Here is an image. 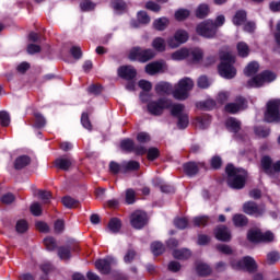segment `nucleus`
<instances>
[{"label":"nucleus","instance_id":"58","mask_svg":"<svg viewBox=\"0 0 280 280\" xmlns=\"http://www.w3.org/2000/svg\"><path fill=\"white\" fill-rule=\"evenodd\" d=\"M138 21L142 23V25H148V23H150V15L144 11H140L138 12Z\"/></svg>","mask_w":280,"mask_h":280},{"label":"nucleus","instance_id":"23","mask_svg":"<svg viewBox=\"0 0 280 280\" xmlns=\"http://www.w3.org/2000/svg\"><path fill=\"white\" fill-rule=\"evenodd\" d=\"M122 173L126 174L128 172H137L141 167V164L137 161H127L121 163Z\"/></svg>","mask_w":280,"mask_h":280},{"label":"nucleus","instance_id":"41","mask_svg":"<svg viewBox=\"0 0 280 280\" xmlns=\"http://www.w3.org/2000/svg\"><path fill=\"white\" fill-rule=\"evenodd\" d=\"M209 15V5L208 4H200L196 10V16L198 19H205V16Z\"/></svg>","mask_w":280,"mask_h":280},{"label":"nucleus","instance_id":"10","mask_svg":"<svg viewBox=\"0 0 280 280\" xmlns=\"http://www.w3.org/2000/svg\"><path fill=\"white\" fill-rule=\"evenodd\" d=\"M189 40V33L185 30H178L175 32L174 36L167 38V45L171 49H176L180 45H185Z\"/></svg>","mask_w":280,"mask_h":280},{"label":"nucleus","instance_id":"38","mask_svg":"<svg viewBox=\"0 0 280 280\" xmlns=\"http://www.w3.org/2000/svg\"><path fill=\"white\" fill-rule=\"evenodd\" d=\"M189 56H191L194 62H200L205 58V52L200 48H194L189 51Z\"/></svg>","mask_w":280,"mask_h":280},{"label":"nucleus","instance_id":"36","mask_svg":"<svg viewBox=\"0 0 280 280\" xmlns=\"http://www.w3.org/2000/svg\"><path fill=\"white\" fill-rule=\"evenodd\" d=\"M233 223L234 226H246L248 224V218L244 214H234Z\"/></svg>","mask_w":280,"mask_h":280},{"label":"nucleus","instance_id":"22","mask_svg":"<svg viewBox=\"0 0 280 280\" xmlns=\"http://www.w3.org/2000/svg\"><path fill=\"white\" fill-rule=\"evenodd\" d=\"M225 126L230 132H240V129L242 128V122L237 120L236 118H228L225 121Z\"/></svg>","mask_w":280,"mask_h":280},{"label":"nucleus","instance_id":"50","mask_svg":"<svg viewBox=\"0 0 280 280\" xmlns=\"http://www.w3.org/2000/svg\"><path fill=\"white\" fill-rule=\"evenodd\" d=\"M194 222V226H207L208 222H209V217H196L192 220Z\"/></svg>","mask_w":280,"mask_h":280},{"label":"nucleus","instance_id":"12","mask_svg":"<svg viewBox=\"0 0 280 280\" xmlns=\"http://www.w3.org/2000/svg\"><path fill=\"white\" fill-rule=\"evenodd\" d=\"M130 223L133 229L138 231L148 224V214L143 211H136L131 214Z\"/></svg>","mask_w":280,"mask_h":280},{"label":"nucleus","instance_id":"46","mask_svg":"<svg viewBox=\"0 0 280 280\" xmlns=\"http://www.w3.org/2000/svg\"><path fill=\"white\" fill-rule=\"evenodd\" d=\"M189 10L187 9H179L175 12L176 21H185V19H189Z\"/></svg>","mask_w":280,"mask_h":280},{"label":"nucleus","instance_id":"62","mask_svg":"<svg viewBox=\"0 0 280 280\" xmlns=\"http://www.w3.org/2000/svg\"><path fill=\"white\" fill-rule=\"evenodd\" d=\"M255 135H257V137H261L262 139H265V137H268L270 135V129H266L264 127H256Z\"/></svg>","mask_w":280,"mask_h":280},{"label":"nucleus","instance_id":"32","mask_svg":"<svg viewBox=\"0 0 280 280\" xmlns=\"http://www.w3.org/2000/svg\"><path fill=\"white\" fill-rule=\"evenodd\" d=\"M237 54L241 56V58H247V56L250 54V48L248 45L244 42H241L236 46Z\"/></svg>","mask_w":280,"mask_h":280},{"label":"nucleus","instance_id":"1","mask_svg":"<svg viewBox=\"0 0 280 280\" xmlns=\"http://www.w3.org/2000/svg\"><path fill=\"white\" fill-rule=\"evenodd\" d=\"M228 174V185L232 189H244L248 173L244 168L234 167L233 164H228L225 167Z\"/></svg>","mask_w":280,"mask_h":280},{"label":"nucleus","instance_id":"34","mask_svg":"<svg viewBox=\"0 0 280 280\" xmlns=\"http://www.w3.org/2000/svg\"><path fill=\"white\" fill-rule=\"evenodd\" d=\"M152 47L155 51H165V39L163 37H155L152 42Z\"/></svg>","mask_w":280,"mask_h":280},{"label":"nucleus","instance_id":"7","mask_svg":"<svg viewBox=\"0 0 280 280\" xmlns=\"http://www.w3.org/2000/svg\"><path fill=\"white\" fill-rule=\"evenodd\" d=\"M156 54L153 49H143L141 47H135L129 52V60H138L139 62H148L152 60Z\"/></svg>","mask_w":280,"mask_h":280},{"label":"nucleus","instance_id":"13","mask_svg":"<svg viewBox=\"0 0 280 280\" xmlns=\"http://www.w3.org/2000/svg\"><path fill=\"white\" fill-rule=\"evenodd\" d=\"M113 264H115V258L107 257L96 260L95 268L97 271L101 272V275H108V272H110V266H113Z\"/></svg>","mask_w":280,"mask_h":280},{"label":"nucleus","instance_id":"48","mask_svg":"<svg viewBox=\"0 0 280 280\" xmlns=\"http://www.w3.org/2000/svg\"><path fill=\"white\" fill-rule=\"evenodd\" d=\"M174 225L176 229H187V226H189V221L186 218H176L174 220Z\"/></svg>","mask_w":280,"mask_h":280},{"label":"nucleus","instance_id":"3","mask_svg":"<svg viewBox=\"0 0 280 280\" xmlns=\"http://www.w3.org/2000/svg\"><path fill=\"white\" fill-rule=\"evenodd\" d=\"M277 80V74L272 71L266 70L247 81V86L249 89H259L264 84H270Z\"/></svg>","mask_w":280,"mask_h":280},{"label":"nucleus","instance_id":"57","mask_svg":"<svg viewBox=\"0 0 280 280\" xmlns=\"http://www.w3.org/2000/svg\"><path fill=\"white\" fill-rule=\"evenodd\" d=\"M159 149L156 148H150L149 150H147V156L149 161H156V159H159Z\"/></svg>","mask_w":280,"mask_h":280},{"label":"nucleus","instance_id":"52","mask_svg":"<svg viewBox=\"0 0 280 280\" xmlns=\"http://www.w3.org/2000/svg\"><path fill=\"white\" fill-rule=\"evenodd\" d=\"M44 244L48 250H56L58 244L56 243V238L54 237H46L44 240Z\"/></svg>","mask_w":280,"mask_h":280},{"label":"nucleus","instance_id":"40","mask_svg":"<svg viewBox=\"0 0 280 280\" xmlns=\"http://www.w3.org/2000/svg\"><path fill=\"white\" fill-rule=\"evenodd\" d=\"M170 108L173 117H180V115H183V112L185 110V105L174 104V105H171Z\"/></svg>","mask_w":280,"mask_h":280},{"label":"nucleus","instance_id":"25","mask_svg":"<svg viewBox=\"0 0 280 280\" xmlns=\"http://www.w3.org/2000/svg\"><path fill=\"white\" fill-rule=\"evenodd\" d=\"M196 271L200 277H208L211 275V267L202 261L196 262Z\"/></svg>","mask_w":280,"mask_h":280},{"label":"nucleus","instance_id":"42","mask_svg":"<svg viewBox=\"0 0 280 280\" xmlns=\"http://www.w3.org/2000/svg\"><path fill=\"white\" fill-rule=\"evenodd\" d=\"M121 150H125V152H133L135 150V141L131 139H125L120 142Z\"/></svg>","mask_w":280,"mask_h":280},{"label":"nucleus","instance_id":"55","mask_svg":"<svg viewBox=\"0 0 280 280\" xmlns=\"http://www.w3.org/2000/svg\"><path fill=\"white\" fill-rule=\"evenodd\" d=\"M197 84L199 89H209V86H211V81H209V78L206 75H201L199 77Z\"/></svg>","mask_w":280,"mask_h":280},{"label":"nucleus","instance_id":"30","mask_svg":"<svg viewBox=\"0 0 280 280\" xmlns=\"http://www.w3.org/2000/svg\"><path fill=\"white\" fill-rule=\"evenodd\" d=\"M173 257L175 259H189V257H191V250L187 249V248H183V249H175L173 252Z\"/></svg>","mask_w":280,"mask_h":280},{"label":"nucleus","instance_id":"15","mask_svg":"<svg viewBox=\"0 0 280 280\" xmlns=\"http://www.w3.org/2000/svg\"><path fill=\"white\" fill-rule=\"evenodd\" d=\"M243 211L247 215L259 217L264 213V208L259 207L255 201H247L243 205Z\"/></svg>","mask_w":280,"mask_h":280},{"label":"nucleus","instance_id":"20","mask_svg":"<svg viewBox=\"0 0 280 280\" xmlns=\"http://www.w3.org/2000/svg\"><path fill=\"white\" fill-rule=\"evenodd\" d=\"M73 164V161L69 158H59L55 161V166L58 167V170H62L63 172L69 171V167Z\"/></svg>","mask_w":280,"mask_h":280},{"label":"nucleus","instance_id":"28","mask_svg":"<svg viewBox=\"0 0 280 280\" xmlns=\"http://www.w3.org/2000/svg\"><path fill=\"white\" fill-rule=\"evenodd\" d=\"M188 56H189V49L180 48V49L176 50L175 52H173L171 55V58H172V60L180 61V60H185V58H188Z\"/></svg>","mask_w":280,"mask_h":280},{"label":"nucleus","instance_id":"17","mask_svg":"<svg viewBox=\"0 0 280 280\" xmlns=\"http://www.w3.org/2000/svg\"><path fill=\"white\" fill-rule=\"evenodd\" d=\"M215 238L219 242H231V231L224 225H220L214 230Z\"/></svg>","mask_w":280,"mask_h":280},{"label":"nucleus","instance_id":"47","mask_svg":"<svg viewBox=\"0 0 280 280\" xmlns=\"http://www.w3.org/2000/svg\"><path fill=\"white\" fill-rule=\"evenodd\" d=\"M27 229H30V225L27 224V221L25 220H19L15 225V230L18 233H26Z\"/></svg>","mask_w":280,"mask_h":280},{"label":"nucleus","instance_id":"33","mask_svg":"<svg viewBox=\"0 0 280 280\" xmlns=\"http://www.w3.org/2000/svg\"><path fill=\"white\" fill-rule=\"evenodd\" d=\"M210 124H211L210 116H201L197 118L196 126L197 128H200V130H205L206 128H209Z\"/></svg>","mask_w":280,"mask_h":280},{"label":"nucleus","instance_id":"24","mask_svg":"<svg viewBox=\"0 0 280 280\" xmlns=\"http://www.w3.org/2000/svg\"><path fill=\"white\" fill-rule=\"evenodd\" d=\"M32 163V159L27 155H21L15 159L14 161V168L15 170H23L24 167H27Z\"/></svg>","mask_w":280,"mask_h":280},{"label":"nucleus","instance_id":"11","mask_svg":"<svg viewBox=\"0 0 280 280\" xmlns=\"http://www.w3.org/2000/svg\"><path fill=\"white\" fill-rule=\"evenodd\" d=\"M247 240L253 244H259V242H272L275 234L272 232L261 233L259 230H250L247 233Z\"/></svg>","mask_w":280,"mask_h":280},{"label":"nucleus","instance_id":"8","mask_svg":"<svg viewBox=\"0 0 280 280\" xmlns=\"http://www.w3.org/2000/svg\"><path fill=\"white\" fill-rule=\"evenodd\" d=\"M172 106V101L167 98H159L158 101H151L148 103V110L150 115H154L155 117H159L163 115V110L166 108H170Z\"/></svg>","mask_w":280,"mask_h":280},{"label":"nucleus","instance_id":"54","mask_svg":"<svg viewBox=\"0 0 280 280\" xmlns=\"http://www.w3.org/2000/svg\"><path fill=\"white\" fill-rule=\"evenodd\" d=\"M0 124L3 127L10 126V113L5 110L0 112Z\"/></svg>","mask_w":280,"mask_h":280},{"label":"nucleus","instance_id":"60","mask_svg":"<svg viewBox=\"0 0 280 280\" xmlns=\"http://www.w3.org/2000/svg\"><path fill=\"white\" fill-rule=\"evenodd\" d=\"M280 259V255L277 252H271L267 255V262L272 265V264H277V261H279Z\"/></svg>","mask_w":280,"mask_h":280},{"label":"nucleus","instance_id":"63","mask_svg":"<svg viewBox=\"0 0 280 280\" xmlns=\"http://www.w3.org/2000/svg\"><path fill=\"white\" fill-rule=\"evenodd\" d=\"M70 54L75 60H80V58H82V48H80V46H73L70 49Z\"/></svg>","mask_w":280,"mask_h":280},{"label":"nucleus","instance_id":"4","mask_svg":"<svg viewBox=\"0 0 280 280\" xmlns=\"http://www.w3.org/2000/svg\"><path fill=\"white\" fill-rule=\"evenodd\" d=\"M266 106L265 121L268 124H278V121H280V98L268 101Z\"/></svg>","mask_w":280,"mask_h":280},{"label":"nucleus","instance_id":"44","mask_svg":"<svg viewBox=\"0 0 280 280\" xmlns=\"http://www.w3.org/2000/svg\"><path fill=\"white\" fill-rule=\"evenodd\" d=\"M58 257L62 260L71 259V248L69 247H59Z\"/></svg>","mask_w":280,"mask_h":280},{"label":"nucleus","instance_id":"61","mask_svg":"<svg viewBox=\"0 0 280 280\" xmlns=\"http://www.w3.org/2000/svg\"><path fill=\"white\" fill-rule=\"evenodd\" d=\"M31 213H33L36 217L42 215V213H43V206H40V203H38V202H34L31 206Z\"/></svg>","mask_w":280,"mask_h":280},{"label":"nucleus","instance_id":"31","mask_svg":"<svg viewBox=\"0 0 280 280\" xmlns=\"http://www.w3.org/2000/svg\"><path fill=\"white\" fill-rule=\"evenodd\" d=\"M259 71V63L257 61H252L247 65V67L244 70L245 75L247 78H250V75H255Z\"/></svg>","mask_w":280,"mask_h":280},{"label":"nucleus","instance_id":"5","mask_svg":"<svg viewBox=\"0 0 280 280\" xmlns=\"http://www.w3.org/2000/svg\"><path fill=\"white\" fill-rule=\"evenodd\" d=\"M194 89V80L190 78H184L179 80L177 88L173 92L175 100H187L189 97V91Z\"/></svg>","mask_w":280,"mask_h":280},{"label":"nucleus","instance_id":"56","mask_svg":"<svg viewBox=\"0 0 280 280\" xmlns=\"http://www.w3.org/2000/svg\"><path fill=\"white\" fill-rule=\"evenodd\" d=\"M80 8H81L82 12H89L91 10H95V3H93L90 0H85L80 3Z\"/></svg>","mask_w":280,"mask_h":280},{"label":"nucleus","instance_id":"53","mask_svg":"<svg viewBox=\"0 0 280 280\" xmlns=\"http://www.w3.org/2000/svg\"><path fill=\"white\" fill-rule=\"evenodd\" d=\"M81 124L85 130H93V125H91V120L89 119V114L83 113L81 116Z\"/></svg>","mask_w":280,"mask_h":280},{"label":"nucleus","instance_id":"37","mask_svg":"<svg viewBox=\"0 0 280 280\" xmlns=\"http://www.w3.org/2000/svg\"><path fill=\"white\" fill-rule=\"evenodd\" d=\"M110 233H119L121 231V221L119 219H112L108 223Z\"/></svg>","mask_w":280,"mask_h":280},{"label":"nucleus","instance_id":"26","mask_svg":"<svg viewBox=\"0 0 280 280\" xmlns=\"http://www.w3.org/2000/svg\"><path fill=\"white\" fill-rule=\"evenodd\" d=\"M232 22H233V25H236V26L244 25V23H246V11L238 10L234 14Z\"/></svg>","mask_w":280,"mask_h":280},{"label":"nucleus","instance_id":"39","mask_svg":"<svg viewBox=\"0 0 280 280\" xmlns=\"http://www.w3.org/2000/svg\"><path fill=\"white\" fill-rule=\"evenodd\" d=\"M61 202L67 209H74V207H78L79 205V201L70 196L63 197Z\"/></svg>","mask_w":280,"mask_h":280},{"label":"nucleus","instance_id":"18","mask_svg":"<svg viewBox=\"0 0 280 280\" xmlns=\"http://www.w3.org/2000/svg\"><path fill=\"white\" fill-rule=\"evenodd\" d=\"M200 167H205V163L189 162V163L184 164V172H185V174H187V176H196V174H198V171L200 170Z\"/></svg>","mask_w":280,"mask_h":280},{"label":"nucleus","instance_id":"59","mask_svg":"<svg viewBox=\"0 0 280 280\" xmlns=\"http://www.w3.org/2000/svg\"><path fill=\"white\" fill-rule=\"evenodd\" d=\"M109 171L112 172V174H119L120 172H124V167H121V164L117 162H110Z\"/></svg>","mask_w":280,"mask_h":280},{"label":"nucleus","instance_id":"6","mask_svg":"<svg viewBox=\"0 0 280 280\" xmlns=\"http://www.w3.org/2000/svg\"><path fill=\"white\" fill-rule=\"evenodd\" d=\"M197 34L202 36L203 38H215V34H218V28L213 20H206L199 23L196 27Z\"/></svg>","mask_w":280,"mask_h":280},{"label":"nucleus","instance_id":"43","mask_svg":"<svg viewBox=\"0 0 280 280\" xmlns=\"http://www.w3.org/2000/svg\"><path fill=\"white\" fill-rule=\"evenodd\" d=\"M187 126H189V116L187 114L179 115L178 116L177 127L180 130H185V128H187Z\"/></svg>","mask_w":280,"mask_h":280},{"label":"nucleus","instance_id":"21","mask_svg":"<svg viewBox=\"0 0 280 280\" xmlns=\"http://www.w3.org/2000/svg\"><path fill=\"white\" fill-rule=\"evenodd\" d=\"M155 93L158 95H170L172 93V84L167 82H160L155 85Z\"/></svg>","mask_w":280,"mask_h":280},{"label":"nucleus","instance_id":"49","mask_svg":"<svg viewBox=\"0 0 280 280\" xmlns=\"http://www.w3.org/2000/svg\"><path fill=\"white\" fill-rule=\"evenodd\" d=\"M37 196L45 205L51 200V192L47 190H38Z\"/></svg>","mask_w":280,"mask_h":280},{"label":"nucleus","instance_id":"2","mask_svg":"<svg viewBox=\"0 0 280 280\" xmlns=\"http://www.w3.org/2000/svg\"><path fill=\"white\" fill-rule=\"evenodd\" d=\"M220 58L219 74L225 80H233L237 75V70L233 67L235 65V56L231 52H221Z\"/></svg>","mask_w":280,"mask_h":280},{"label":"nucleus","instance_id":"27","mask_svg":"<svg viewBox=\"0 0 280 280\" xmlns=\"http://www.w3.org/2000/svg\"><path fill=\"white\" fill-rule=\"evenodd\" d=\"M272 159L270 156L266 155L261 159V166L265 171V174H268V176H272Z\"/></svg>","mask_w":280,"mask_h":280},{"label":"nucleus","instance_id":"14","mask_svg":"<svg viewBox=\"0 0 280 280\" xmlns=\"http://www.w3.org/2000/svg\"><path fill=\"white\" fill-rule=\"evenodd\" d=\"M246 108V98L238 96L235 103H229L225 105V112L235 115V113H240V110H244Z\"/></svg>","mask_w":280,"mask_h":280},{"label":"nucleus","instance_id":"45","mask_svg":"<svg viewBox=\"0 0 280 280\" xmlns=\"http://www.w3.org/2000/svg\"><path fill=\"white\" fill-rule=\"evenodd\" d=\"M112 5L115 12H124L126 10L127 5L124 0H112Z\"/></svg>","mask_w":280,"mask_h":280},{"label":"nucleus","instance_id":"35","mask_svg":"<svg viewBox=\"0 0 280 280\" xmlns=\"http://www.w3.org/2000/svg\"><path fill=\"white\" fill-rule=\"evenodd\" d=\"M151 253L155 257H159V255H163V253H165V246H163L161 242H154L151 244Z\"/></svg>","mask_w":280,"mask_h":280},{"label":"nucleus","instance_id":"51","mask_svg":"<svg viewBox=\"0 0 280 280\" xmlns=\"http://www.w3.org/2000/svg\"><path fill=\"white\" fill-rule=\"evenodd\" d=\"M137 198V194L132 188L126 190V202L127 205H135V200Z\"/></svg>","mask_w":280,"mask_h":280},{"label":"nucleus","instance_id":"9","mask_svg":"<svg viewBox=\"0 0 280 280\" xmlns=\"http://www.w3.org/2000/svg\"><path fill=\"white\" fill-rule=\"evenodd\" d=\"M231 266L234 270H247V272H255L257 270V262L250 256H246L241 260H233Z\"/></svg>","mask_w":280,"mask_h":280},{"label":"nucleus","instance_id":"29","mask_svg":"<svg viewBox=\"0 0 280 280\" xmlns=\"http://www.w3.org/2000/svg\"><path fill=\"white\" fill-rule=\"evenodd\" d=\"M168 25L170 20H167V18H160L153 22V26L155 30H158V32H163Z\"/></svg>","mask_w":280,"mask_h":280},{"label":"nucleus","instance_id":"16","mask_svg":"<svg viewBox=\"0 0 280 280\" xmlns=\"http://www.w3.org/2000/svg\"><path fill=\"white\" fill-rule=\"evenodd\" d=\"M118 75L124 80H135L137 78V69L132 66H122L118 69Z\"/></svg>","mask_w":280,"mask_h":280},{"label":"nucleus","instance_id":"64","mask_svg":"<svg viewBox=\"0 0 280 280\" xmlns=\"http://www.w3.org/2000/svg\"><path fill=\"white\" fill-rule=\"evenodd\" d=\"M137 141H139V143H148V142H150V133H148V132H140V133H138Z\"/></svg>","mask_w":280,"mask_h":280},{"label":"nucleus","instance_id":"19","mask_svg":"<svg viewBox=\"0 0 280 280\" xmlns=\"http://www.w3.org/2000/svg\"><path fill=\"white\" fill-rule=\"evenodd\" d=\"M165 69V63L160 61H154L145 66V71L149 75H156Z\"/></svg>","mask_w":280,"mask_h":280}]
</instances>
